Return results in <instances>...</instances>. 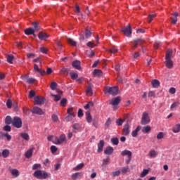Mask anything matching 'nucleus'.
<instances>
[{
	"mask_svg": "<svg viewBox=\"0 0 180 180\" xmlns=\"http://www.w3.org/2000/svg\"><path fill=\"white\" fill-rule=\"evenodd\" d=\"M172 49H168L166 52L165 60H171L172 57Z\"/></svg>",
	"mask_w": 180,
	"mask_h": 180,
	"instance_id": "nucleus-25",
	"label": "nucleus"
},
{
	"mask_svg": "<svg viewBox=\"0 0 180 180\" xmlns=\"http://www.w3.org/2000/svg\"><path fill=\"white\" fill-rule=\"evenodd\" d=\"M158 155V152L157 150L152 149L149 151L150 158H155Z\"/></svg>",
	"mask_w": 180,
	"mask_h": 180,
	"instance_id": "nucleus-18",
	"label": "nucleus"
},
{
	"mask_svg": "<svg viewBox=\"0 0 180 180\" xmlns=\"http://www.w3.org/2000/svg\"><path fill=\"white\" fill-rule=\"evenodd\" d=\"M70 78L72 79H77V78H78V74L76 72H70Z\"/></svg>",
	"mask_w": 180,
	"mask_h": 180,
	"instance_id": "nucleus-50",
	"label": "nucleus"
},
{
	"mask_svg": "<svg viewBox=\"0 0 180 180\" xmlns=\"http://www.w3.org/2000/svg\"><path fill=\"white\" fill-rule=\"evenodd\" d=\"M123 134L124 136H129V134H130V125H129V124H126L124 126Z\"/></svg>",
	"mask_w": 180,
	"mask_h": 180,
	"instance_id": "nucleus-14",
	"label": "nucleus"
},
{
	"mask_svg": "<svg viewBox=\"0 0 180 180\" xmlns=\"http://www.w3.org/2000/svg\"><path fill=\"white\" fill-rule=\"evenodd\" d=\"M87 47H89L90 49H94V47L96 46V44H95L94 42L89 41L86 44Z\"/></svg>",
	"mask_w": 180,
	"mask_h": 180,
	"instance_id": "nucleus-49",
	"label": "nucleus"
},
{
	"mask_svg": "<svg viewBox=\"0 0 180 180\" xmlns=\"http://www.w3.org/2000/svg\"><path fill=\"white\" fill-rule=\"evenodd\" d=\"M51 118L53 122H58V117L56 114H53Z\"/></svg>",
	"mask_w": 180,
	"mask_h": 180,
	"instance_id": "nucleus-59",
	"label": "nucleus"
},
{
	"mask_svg": "<svg viewBox=\"0 0 180 180\" xmlns=\"http://www.w3.org/2000/svg\"><path fill=\"white\" fill-rule=\"evenodd\" d=\"M34 96H36V91L31 90L30 91L29 98H34Z\"/></svg>",
	"mask_w": 180,
	"mask_h": 180,
	"instance_id": "nucleus-58",
	"label": "nucleus"
},
{
	"mask_svg": "<svg viewBox=\"0 0 180 180\" xmlns=\"http://www.w3.org/2000/svg\"><path fill=\"white\" fill-rule=\"evenodd\" d=\"M141 129V127L138 126L136 129L131 132L132 137H137V134H139V132L140 131Z\"/></svg>",
	"mask_w": 180,
	"mask_h": 180,
	"instance_id": "nucleus-22",
	"label": "nucleus"
},
{
	"mask_svg": "<svg viewBox=\"0 0 180 180\" xmlns=\"http://www.w3.org/2000/svg\"><path fill=\"white\" fill-rule=\"evenodd\" d=\"M123 122L124 121L122 119H118L116 120L117 126H122V124H123Z\"/></svg>",
	"mask_w": 180,
	"mask_h": 180,
	"instance_id": "nucleus-63",
	"label": "nucleus"
},
{
	"mask_svg": "<svg viewBox=\"0 0 180 180\" xmlns=\"http://www.w3.org/2000/svg\"><path fill=\"white\" fill-rule=\"evenodd\" d=\"M32 26L34 32H39V30H40V25H39V23L34 22H32Z\"/></svg>",
	"mask_w": 180,
	"mask_h": 180,
	"instance_id": "nucleus-35",
	"label": "nucleus"
},
{
	"mask_svg": "<svg viewBox=\"0 0 180 180\" xmlns=\"http://www.w3.org/2000/svg\"><path fill=\"white\" fill-rule=\"evenodd\" d=\"M74 117H75V115L68 114V115L65 117V120L66 122H71Z\"/></svg>",
	"mask_w": 180,
	"mask_h": 180,
	"instance_id": "nucleus-42",
	"label": "nucleus"
},
{
	"mask_svg": "<svg viewBox=\"0 0 180 180\" xmlns=\"http://www.w3.org/2000/svg\"><path fill=\"white\" fill-rule=\"evenodd\" d=\"M104 154H106L107 155H110L111 154H113V147L112 146L107 147L104 150Z\"/></svg>",
	"mask_w": 180,
	"mask_h": 180,
	"instance_id": "nucleus-20",
	"label": "nucleus"
},
{
	"mask_svg": "<svg viewBox=\"0 0 180 180\" xmlns=\"http://www.w3.org/2000/svg\"><path fill=\"white\" fill-rule=\"evenodd\" d=\"M150 131H151V127H150V125L142 128V133H150Z\"/></svg>",
	"mask_w": 180,
	"mask_h": 180,
	"instance_id": "nucleus-33",
	"label": "nucleus"
},
{
	"mask_svg": "<svg viewBox=\"0 0 180 180\" xmlns=\"http://www.w3.org/2000/svg\"><path fill=\"white\" fill-rule=\"evenodd\" d=\"M92 36V32L89 30L86 29L85 30V37L86 39H89V37Z\"/></svg>",
	"mask_w": 180,
	"mask_h": 180,
	"instance_id": "nucleus-43",
	"label": "nucleus"
},
{
	"mask_svg": "<svg viewBox=\"0 0 180 180\" xmlns=\"http://www.w3.org/2000/svg\"><path fill=\"white\" fill-rule=\"evenodd\" d=\"M119 175H120V170H117L111 173V176L114 178L116 176H119Z\"/></svg>",
	"mask_w": 180,
	"mask_h": 180,
	"instance_id": "nucleus-44",
	"label": "nucleus"
},
{
	"mask_svg": "<svg viewBox=\"0 0 180 180\" xmlns=\"http://www.w3.org/2000/svg\"><path fill=\"white\" fill-rule=\"evenodd\" d=\"M34 101L36 105H42V103H44V98L39 97L38 96L34 98Z\"/></svg>",
	"mask_w": 180,
	"mask_h": 180,
	"instance_id": "nucleus-13",
	"label": "nucleus"
},
{
	"mask_svg": "<svg viewBox=\"0 0 180 180\" xmlns=\"http://www.w3.org/2000/svg\"><path fill=\"white\" fill-rule=\"evenodd\" d=\"M25 33L27 35L33 34L34 37H36V34H34V30L33 28L29 27L25 30Z\"/></svg>",
	"mask_w": 180,
	"mask_h": 180,
	"instance_id": "nucleus-19",
	"label": "nucleus"
},
{
	"mask_svg": "<svg viewBox=\"0 0 180 180\" xmlns=\"http://www.w3.org/2000/svg\"><path fill=\"white\" fill-rule=\"evenodd\" d=\"M67 137L65 135H61L59 138H56L53 141V144H63V143L66 142Z\"/></svg>",
	"mask_w": 180,
	"mask_h": 180,
	"instance_id": "nucleus-8",
	"label": "nucleus"
},
{
	"mask_svg": "<svg viewBox=\"0 0 180 180\" xmlns=\"http://www.w3.org/2000/svg\"><path fill=\"white\" fill-rule=\"evenodd\" d=\"M68 43L69 44H70V46H73L74 47H75V46H77V41H74V39H72L71 38L68 39Z\"/></svg>",
	"mask_w": 180,
	"mask_h": 180,
	"instance_id": "nucleus-39",
	"label": "nucleus"
},
{
	"mask_svg": "<svg viewBox=\"0 0 180 180\" xmlns=\"http://www.w3.org/2000/svg\"><path fill=\"white\" fill-rule=\"evenodd\" d=\"M3 130H4V131H11V126L9 125H6L4 127Z\"/></svg>",
	"mask_w": 180,
	"mask_h": 180,
	"instance_id": "nucleus-60",
	"label": "nucleus"
},
{
	"mask_svg": "<svg viewBox=\"0 0 180 180\" xmlns=\"http://www.w3.org/2000/svg\"><path fill=\"white\" fill-rule=\"evenodd\" d=\"M13 58H15L13 55H7V62L9 64H13Z\"/></svg>",
	"mask_w": 180,
	"mask_h": 180,
	"instance_id": "nucleus-37",
	"label": "nucleus"
},
{
	"mask_svg": "<svg viewBox=\"0 0 180 180\" xmlns=\"http://www.w3.org/2000/svg\"><path fill=\"white\" fill-rule=\"evenodd\" d=\"M111 143L114 146H117V144H119V139L117 138H112L111 139Z\"/></svg>",
	"mask_w": 180,
	"mask_h": 180,
	"instance_id": "nucleus-46",
	"label": "nucleus"
},
{
	"mask_svg": "<svg viewBox=\"0 0 180 180\" xmlns=\"http://www.w3.org/2000/svg\"><path fill=\"white\" fill-rule=\"evenodd\" d=\"M60 106H66L67 105V98H62L60 102Z\"/></svg>",
	"mask_w": 180,
	"mask_h": 180,
	"instance_id": "nucleus-53",
	"label": "nucleus"
},
{
	"mask_svg": "<svg viewBox=\"0 0 180 180\" xmlns=\"http://www.w3.org/2000/svg\"><path fill=\"white\" fill-rule=\"evenodd\" d=\"M86 119L87 123H91L92 122V117L91 116V112L86 111Z\"/></svg>",
	"mask_w": 180,
	"mask_h": 180,
	"instance_id": "nucleus-26",
	"label": "nucleus"
},
{
	"mask_svg": "<svg viewBox=\"0 0 180 180\" xmlns=\"http://www.w3.org/2000/svg\"><path fill=\"white\" fill-rule=\"evenodd\" d=\"M173 133H179L180 131V124H176L172 128Z\"/></svg>",
	"mask_w": 180,
	"mask_h": 180,
	"instance_id": "nucleus-27",
	"label": "nucleus"
},
{
	"mask_svg": "<svg viewBox=\"0 0 180 180\" xmlns=\"http://www.w3.org/2000/svg\"><path fill=\"white\" fill-rule=\"evenodd\" d=\"M1 155L4 158H8V157H9V150H4L1 153Z\"/></svg>",
	"mask_w": 180,
	"mask_h": 180,
	"instance_id": "nucleus-34",
	"label": "nucleus"
},
{
	"mask_svg": "<svg viewBox=\"0 0 180 180\" xmlns=\"http://www.w3.org/2000/svg\"><path fill=\"white\" fill-rule=\"evenodd\" d=\"M103 146H105V141L103 140H101L98 143V153H102V151H103Z\"/></svg>",
	"mask_w": 180,
	"mask_h": 180,
	"instance_id": "nucleus-17",
	"label": "nucleus"
},
{
	"mask_svg": "<svg viewBox=\"0 0 180 180\" xmlns=\"http://www.w3.org/2000/svg\"><path fill=\"white\" fill-rule=\"evenodd\" d=\"M155 16V14L149 15V16L148 17V23H151V22H153V19H154Z\"/></svg>",
	"mask_w": 180,
	"mask_h": 180,
	"instance_id": "nucleus-52",
	"label": "nucleus"
},
{
	"mask_svg": "<svg viewBox=\"0 0 180 180\" xmlns=\"http://www.w3.org/2000/svg\"><path fill=\"white\" fill-rule=\"evenodd\" d=\"M92 88H94V85L92 84H91V83H89L88 86H86V94L89 96H92V95L94 94L92 92Z\"/></svg>",
	"mask_w": 180,
	"mask_h": 180,
	"instance_id": "nucleus-12",
	"label": "nucleus"
},
{
	"mask_svg": "<svg viewBox=\"0 0 180 180\" xmlns=\"http://www.w3.org/2000/svg\"><path fill=\"white\" fill-rule=\"evenodd\" d=\"M34 71H35V72H39L42 77L43 75H46H46H50L53 72L51 68H48L46 72V70L39 68L37 64L34 65Z\"/></svg>",
	"mask_w": 180,
	"mask_h": 180,
	"instance_id": "nucleus-1",
	"label": "nucleus"
},
{
	"mask_svg": "<svg viewBox=\"0 0 180 180\" xmlns=\"http://www.w3.org/2000/svg\"><path fill=\"white\" fill-rule=\"evenodd\" d=\"M32 113H34V115H44V112H43V110H41V108H39V107H34L32 110H31Z\"/></svg>",
	"mask_w": 180,
	"mask_h": 180,
	"instance_id": "nucleus-10",
	"label": "nucleus"
},
{
	"mask_svg": "<svg viewBox=\"0 0 180 180\" xmlns=\"http://www.w3.org/2000/svg\"><path fill=\"white\" fill-rule=\"evenodd\" d=\"M121 101H122V97L117 96L111 99V101L110 102V105H112V106H117V105L120 103Z\"/></svg>",
	"mask_w": 180,
	"mask_h": 180,
	"instance_id": "nucleus-9",
	"label": "nucleus"
},
{
	"mask_svg": "<svg viewBox=\"0 0 180 180\" xmlns=\"http://www.w3.org/2000/svg\"><path fill=\"white\" fill-rule=\"evenodd\" d=\"M165 65L167 68H172L174 67V64L172 63V59H166V63Z\"/></svg>",
	"mask_w": 180,
	"mask_h": 180,
	"instance_id": "nucleus-23",
	"label": "nucleus"
},
{
	"mask_svg": "<svg viewBox=\"0 0 180 180\" xmlns=\"http://www.w3.org/2000/svg\"><path fill=\"white\" fill-rule=\"evenodd\" d=\"M39 40L44 41L46 39H49V35L46 32H39L38 34Z\"/></svg>",
	"mask_w": 180,
	"mask_h": 180,
	"instance_id": "nucleus-16",
	"label": "nucleus"
},
{
	"mask_svg": "<svg viewBox=\"0 0 180 180\" xmlns=\"http://www.w3.org/2000/svg\"><path fill=\"white\" fill-rule=\"evenodd\" d=\"M110 124H112V120H110V118H108L106 122L105 123V126L106 127H109Z\"/></svg>",
	"mask_w": 180,
	"mask_h": 180,
	"instance_id": "nucleus-61",
	"label": "nucleus"
},
{
	"mask_svg": "<svg viewBox=\"0 0 180 180\" xmlns=\"http://www.w3.org/2000/svg\"><path fill=\"white\" fill-rule=\"evenodd\" d=\"M178 105H179V102L173 103L170 106V110H174V109H175V108H176V106H178Z\"/></svg>",
	"mask_w": 180,
	"mask_h": 180,
	"instance_id": "nucleus-51",
	"label": "nucleus"
},
{
	"mask_svg": "<svg viewBox=\"0 0 180 180\" xmlns=\"http://www.w3.org/2000/svg\"><path fill=\"white\" fill-rule=\"evenodd\" d=\"M12 124L14 127H16V129H20V127H22V119L19 117H14Z\"/></svg>",
	"mask_w": 180,
	"mask_h": 180,
	"instance_id": "nucleus-5",
	"label": "nucleus"
},
{
	"mask_svg": "<svg viewBox=\"0 0 180 180\" xmlns=\"http://www.w3.org/2000/svg\"><path fill=\"white\" fill-rule=\"evenodd\" d=\"M68 115H75L74 113V108L72 107L68 108Z\"/></svg>",
	"mask_w": 180,
	"mask_h": 180,
	"instance_id": "nucleus-56",
	"label": "nucleus"
},
{
	"mask_svg": "<svg viewBox=\"0 0 180 180\" xmlns=\"http://www.w3.org/2000/svg\"><path fill=\"white\" fill-rule=\"evenodd\" d=\"M148 172H150V170L144 169L140 175L141 178H144V176L148 175Z\"/></svg>",
	"mask_w": 180,
	"mask_h": 180,
	"instance_id": "nucleus-40",
	"label": "nucleus"
},
{
	"mask_svg": "<svg viewBox=\"0 0 180 180\" xmlns=\"http://www.w3.org/2000/svg\"><path fill=\"white\" fill-rule=\"evenodd\" d=\"M12 105H13L12 100L8 99L6 101V106L8 109H11V108H12Z\"/></svg>",
	"mask_w": 180,
	"mask_h": 180,
	"instance_id": "nucleus-48",
	"label": "nucleus"
},
{
	"mask_svg": "<svg viewBox=\"0 0 180 180\" xmlns=\"http://www.w3.org/2000/svg\"><path fill=\"white\" fill-rule=\"evenodd\" d=\"M150 116L148 115V112H143L142 115V119H141V124L143 126L146 124H148L150 123Z\"/></svg>",
	"mask_w": 180,
	"mask_h": 180,
	"instance_id": "nucleus-6",
	"label": "nucleus"
},
{
	"mask_svg": "<svg viewBox=\"0 0 180 180\" xmlns=\"http://www.w3.org/2000/svg\"><path fill=\"white\" fill-rule=\"evenodd\" d=\"M20 137L23 139V140H26L27 141H29L30 136H29V134L27 133H21Z\"/></svg>",
	"mask_w": 180,
	"mask_h": 180,
	"instance_id": "nucleus-32",
	"label": "nucleus"
},
{
	"mask_svg": "<svg viewBox=\"0 0 180 180\" xmlns=\"http://www.w3.org/2000/svg\"><path fill=\"white\" fill-rule=\"evenodd\" d=\"M121 155H122V157L127 155L128 158H131V151L124 150L121 153Z\"/></svg>",
	"mask_w": 180,
	"mask_h": 180,
	"instance_id": "nucleus-21",
	"label": "nucleus"
},
{
	"mask_svg": "<svg viewBox=\"0 0 180 180\" xmlns=\"http://www.w3.org/2000/svg\"><path fill=\"white\" fill-rule=\"evenodd\" d=\"M72 66L76 70H81V62L79 60H75L72 63Z\"/></svg>",
	"mask_w": 180,
	"mask_h": 180,
	"instance_id": "nucleus-15",
	"label": "nucleus"
},
{
	"mask_svg": "<svg viewBox=\"0 0 180 180\" xmlns=\"http://www.w3.org/2000/svg\"><path fill=\"white\" fill-rule=\"evenodd\" d=\"M80 176H82V173L76 172L72 175V179L73 180L78 179V178H79Z\"/></svg>",
	"mask_w": 180,
	"mask_h": 180,
	"instance_id": "nucleus-30",
	"label": "nucleus"
},
{
	"mask_svg": "<svg viewBox=\"0 0 180 180\" xmlns=\"http://www.w3.org/2000/svg\"><path fill=\"white\" fill-rule=\"evenodd\" d=\"M57 150H58V148H57L56 147V146H51V151L52 154H54V153H57Z\"/></svg>",
	"mask_w": 180,
	"mask_h": 180,
	"instance_id": "nucleus-57",
	"label": "nucleus"
},
{
	"mask_svg": "<svg viewBox=\"0 0 180 180\" xmlns=\"http://www.w3.org/2000/svg\"><path fill=\"white\" fill-rule=\"evenodd\" d=\"M35 82H36V79H34L33 77H30V78L28 77V79L27 80V84H33Z\"/></svg>",
	"mask_w": 180,
	"mask_h": 180,
	"instance_id": "nucleus-54",
	"label": "nucleus"
},
{
	"mask_svg": "<svg viewBox=\"0 0 180 180\" xmlns=\"http://www.w3.org/2000/svg\"><path fill=\"white\" fill-rule=\"evenodd\" d=\"M152 85L153 88H158V86H160V81H158V79L153 80Z\"/></svg>",
	"mask_w": 180,
	"mask_h": 180,
	"instance_id": "nucleus-38",
	"label": "nucleus"
},
{
	"mask_svg": "<svg viewBox=\"0 0 180 180\" xmlns=\"http://www.w3.org/2000/svg\"><path fill=\"white\" fill-rule=\"evenodd\" d=\"M122 32H123L127 37L131 36V25L129 24L127 27H123Z\"/></svg>",
	"mask_w": 180,
	"mask_h": 180,
	"instance_id": "nucleus-7",
	"label": "nucleus"
},
{
	"mask_svg": "<svg viewBox=\"0 0 180 180\" xmlns=\"http://www.w3.org/2000/svg\"><path fill=\"white\" fill-rule=\"evenodd\" d=\"M119 93V87L117 86H108L105 88V94H110V95H113L116 96Z\"/></svg>",
	"mask_w": 180,
	"mask_h": 180,
	"instance_id": "nucleus-3",
	"label": "nucleus"
},
{
	"mask_svg": "<svg viewBox=\"0 0 180 180\" xmlns=\"http://www.w3.org/2000/svg\"><path fill=\"white\" fill-rule=\"evenodd\" d=\"M10 172L13 176H15V178H18V176H19V170L16 169H11Z\"/></svg>",
	"mask_w": 180,
	"mask_h": 180,
	"instance_id": "nucleus-24",
	"label": "nucleus"
},
{
	"mask_svg": "<svg viewBox=\"0 0 180 180\" xmlns=\"http://www.w3.org/2000/svg\"><path fill=\"white\" fill-rule=\"evenodd\" d=\"M169 94H172V95H174V94H175V92H176V89L174 87H172L169 89Z\"/></svg>",
	"mask_w": 180,
	"mask_h": 180,
	"instance_id": "nucleus-64",
	"label": "nucleus"
},
{
	"mask_svg": "<svg viewBox=\"0 0 180 180\" xmlns=\"http://www.w3.org/2000/svg\"><path fill=\"white\" fill-rule=\"evenodd\" d=\"M131 43L132 44L131 46L133 50H136V49H137L139 46H141L143 43H144V39L141 38H138L134 40L133 41H131Z\"/></svg>",
	"mask_w": 180,
	"mask_h": 180,
	"instance_id": "nucleus-4",
	"label": "nucleus"
},
{
	"mask_svg": "<svg viewBox=\"0 0 180 180\" xmlns=\"http://www.w3.org/2000/svg\"><path fill=\"white\" fill-rule=\"evenodd\" d=\"M85 167V165L84 163L78 164L76 167L73 168L74 171H79L80 169H82Z\"/></svg>",
	"mask_w": 180,
	"mask_h": 180,
	"instance_id": "nucleus-29",
	"label": "nucleus"
},
{
	"mask_svg": "<svg viewBox=\"0 0 180 180\" xmlns=\"http://www.w3.org/2000/svg\"><path fill=\"white\" fill-rule=\"evenodd\" d=\"M157 139L158 140H161L164 139V132H160L159 134H158Z\"/></svg>",
	"mask_w": 180,
	"mask_h": 180,
	"instance_id": "nucleus-55",
	"label": "nucleus"
},
{
	"mask_svg": "<svg viewBox=\"0 0 180 180\" xmlns=\"http://www.w3.org/2000/svg\"><path fill=\"white\" fill-rule=\"evenodd\" d=\"M13 120H12V117L11 116H7L5 119V123L6 124H12Z\"/></svg>",
	"mask_w": 180,
	"mask_h": 180,
	"instance_id": "nucleus-36",
	"label": "nucleus"
},
{
	"mask_svg": "<svg viewBox=\"0 0 180 180\" xmlns=\"http://www.w3.org/2000/svg\"><path fill=\"white\" fill-rule=\"evenodd\" d=\"M33 148L29 149L25 154L26 158H30L33 155Z\"/></svg>",
	"mask_w": 180,
	"mask_h": 180,
	"instance_id": "nucleus-28",
	"label": "nucleus"
},
{
	"mask_svg": "<svg viewBox=\"0 0 180 180\" xmlns=\"http://www.w3.org/2000/svg\"><path fill=\"white\" fill-rule=\"evenodd\" d=\"M34 176L38 179H46V178H49V173L43 170H37L34 173Z\"/></svg>",
	"mask_w": 180,
	"mask_h": 180,
	"instance_id": "nucleus-2",
	"label": "nucleus"
},
{
	"mask_svg": "<svg viewBox=\"0 0 180 180\" xmlns=\"http://www.w3.org/2000/svg\"><path fill=\"white\" fill-rule=\"evenodd\" d=\"M56 92L58 94H51V96H53L54 98L55 102H58V101H60V99H61V95H63V91H60L58 89H56Z\"/></svg>",
	"mask_w": 180,
	"mask_h": 180,
	"instance_id": "nucleus-11",
	"label": "nucleus"
},
{
	"mask_svg": "<svg viewBox=\"0 0 180 180\" xmlns=\"http://www.w3.org/2000/svg\"><path fill=\"white\" fill-rule=\"evenodd\" d=\"M60 72H61L63 75H68V72H70V69L63 68H62V69L60 70Z\"/></svg>",
	"mask_w": 180,
	"mask_h": 180,
	"instance_id": "nucleus-41",
	"label": "nucleus"
},
{
	"mask_svg": "<svg viewBox=\"0 0 180 180\" xmlns=\"http://www.w3.org/2000/svg\"><path fill=\"white\" fill-rule=\"evenodd\" d=\"M77 116L78 117H82L84 116V112H82V109H79L78 112H77Z\"/></svg>",
	"mask_w": 180,
	"mask_h": 180,
	"instance_id": "nucleus-62",
	"label": "nucleus"
},
{
	"mask_svg": "<svg viewBox=\"0 0 180 180\" xmlns=\"http://www.w3.org/2000/svg\"><path fill=\"white\" fill-rule=\"evenodd\" d=\"M93 74L95 77H102V70L96 69L94 70Z\"/></svg>",
	"mask_w": 180,
	"mask_h": 180,
	"instance_id": "nucleus-31",
	"label": "nucleus"
},
{
	"mask_svg": "<svg viewBox=\"0 0 180 180\" xmlns=\"http://www.w3.org/2000/svg\"><path fill=\"white\" fill-rule=\"evenodd\" d=\"M94 106V102L89 101L86 105H84V109L86 110L89 108H92Z\"/></svg>",
	"mask_w": 180,
	"mask_h": 180,
	"instance_id": "nucleus-45",
	"label": "nucleus"
},
{
	"mask_svg": "<svg viewBox=\"0 0 180 180\" xmlns=\"http://www.w3.org/2000/svg\"><path fill=\"white\" fill-rule=\"evenodd\" d=\"M50 88L52 91H56V88H57V83L56 82H52L51 83Z\"/></svg>",
	"mask_w": 180,
	"mask_h": 180,
	"instance_id": "nucleus-47",
	"label": "nucleus"
}]
</instances>
